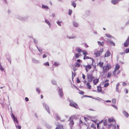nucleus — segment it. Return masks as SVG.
<instances>
[{"instance_id": "obj_1", "label": "nucleus", "mask_w": 129, "mask_h": 129, "mask_svg": "<svg viewBox=\"0 0 129 129\" xmlns=\"http://www.w3.org/2000/svg\"><path fill=\"white\" fill-rule=\"evenodd\" d=\"M109 122L110 123H111L112 122L113 124H110L108 125L109 127H110L112 126V128L113 129H116V125L115 124V121L114 120H113L109 118L108 119Z\"/></svg>"}, {"instance_id": "obj_2", "label": "nucleus", "mask_w": 129, "mask_h": 129, "mask_svg": "<svg viewBox=\"0 0 129 129\" xmlns=\"http://www.w3.org/2000/svg\"><path fill=\"white\" fill-rule=\"evenodd\" d=\"M103 51V49L101 48L100 49V51H95L94 54L96 57H98L100 56V54L102 53Z\"/></svg>"}, {"instance_id": "obj_3", "label": "nucleus", "mask_w": 129, "mask_h": 129, "mask_svg": "<svg viewBox=\"0 0 129 129\" xmlns=\"http://www.w3.org/2000/svg\"><path fill=\"white\" fill-rule=\"evenodd\" d=\"M103 68V71L105 72H107L111 68V67L110 64L108 63L107 64L106 66H104Z\"/></svg>"}, {"instance_id": "obj_4", "label": "nucleus", "mask_w": 129, "mask_h": 129, "mask_svg": "<svg viewBox=\"0 0 129 129\" xmlns=\"http://www.w3.org/2000/svg\"><path fill=\"white\" fill-rule=\"evenodd\" d=\"M70 102L69 105L70 106L77 109H78L79 108L77 105L73 101L70 100Z\"/></svg>"}, {"instance_id": "obj_5", "label": "nucleus", "mask_w": 129, "mask_h": 129, "mask_svg": "<svg viewBox=\"0 0 129 129\" xmlns=\"http://www.w3.org/2000/svg\"><path fill=\"white\" fill-rule=\"evenodd\" d=\"M102 123H103V125H104L106 126L107 125V121L106 120H105L103 121H102L98 123L97 124V127L98 129H99V124H102Z\"/></svg>"}, {"instance_id": "obj_6", "label": "nucleus", "mask_w": 129, "mask_h": 129, "mask_svg": "<svg viewBox=\"0 0 129 129\" xmlns=\"http://www.w3.org/2000/svg\"><path fill=\"white\" fill-rule=\"evenodd\" d=\"M87 77L89 82H91L94 79L92 75L91 74H87Z\"/></svg>"}, {"instance_id": "obj_7", "label": "nucleus", "mask_w": 129, "mask_h": 129, "mask_svg": "<svg viewBox=\"0 0 129 129\" xmlns=\"http://www.w3.org/2000/svg\"><path fill=\"white\" fill-rule=\"evenodd\" d=\"M43 105L46 110L50 114V112L48 106L45 103H43Z\"/></svg>"}, {"instance_id": "obj_8", "label": "nucleus", "mask_w": 129, "mask_h": 129, "mask_svg": "<svg viewBox=\"0 0 129 129\" xmlns=\"http://www.w3.org/2000/svg\"><path fill=\"white\" fill-rule=\"evenodd\" d=\"M83 66L85 68V70L86 72L89 71L91 68V66L90 65H88L87 66L84 65H83Z\"/></svg>"}, {"instance_id": "obj_9", "label": "nucleus", "mask_w": 129, "mask_h": 129, "mask_svg": "<svg viewBox=\"0 0 129 129\" xmlns=\"http://www.w3.org/2000/svg\"><path fill=\"white\" fill-rule=\"evenodd\" d=\"M11 117L13 119V121L14 122H16L17 123H18V120H17V118L15 117L13 114L12 113L11 114Z\"/></svg>"}, {"instance_id": "obj_10", "label": "nucleus", "mask_w": 129, "mask_h": 129, "mask_svg": "<svg viewBox=\"0 0 129 129\" xmlns=\"http://www.w3.org/2000/svg\"><path fill=\"white\" fill-rule=\"evenodd\" d=\"M129 43V36L127 38L125 42L124 43V46L125 47H127Z\"/></svg>"}, {"instance_id": "obj_11", "label": "nucleus", "mask_w": 129, "mask_h": 129, "mask_svg": "<svg viewBox=\"0 0 129 129\" xmlns=\"http://www.w3.org/2000/svg\"><path fill=\"white\" fill-rule=\"evenodd\" d=\"M42 8L43 9H45L47 11L49 9V8L48 6L43 4L42 5Z\"/></svg>"}, {"instance_id": "obj_12", "label": "nucleus", "mask_w": 129, "mask_h": 129, "mask_svg": "<svg viewBox=\"0 0 129 129\" xmlns=\"http://www.w3.org/2000/svg\"><path fill=\"white\" fill-rule=\"evenodd\" d=\"M80 56V53H76L75 56L73 57V59L75 60L76 59L78 58Z\"/></svg>"}, {"instance_id": "obj_13", "label": "nucleus", "mask_w": 129, "mask_h": 129, "mask_svg": "<svg viewBox=\"0 0 129 129\" xmlns=\"http://www.w3.org/2000/svg\"><path fill=\"white\" fill-rule=\"evenodd\" d=\"M65 38H68V39H73L75 38H76V36L75 35H72L70 37L67 36L66 37H65Z\"/></svg>"}, {"instance_id": "obj_14", "label": "nucleus", "mask_w": 129, "mask_h": 129, "mask_svg": "<svg viewBox=\"0 0 129 129\" xmlns=\"http://www.w3.org/2000/svg\"><path fill=\"white\" fill-rule=\"evenodd\" d=\"M59 96L60 97H61L63 96V93L62 91V89H59Z\"/></svg>"}, {"instance_id": "obj_15", "label": "nucleus", "mask_w": 129, "mask_h": 129, "mask_svg": "<svg viewBox=\"0 0 129 129\" xmlns=\"http://www.w3.org/2000/svg\"><path fill=\"white\" fill-rule=\"evenodd\" d=\"M120 70H119L118 71H116L115 73L114 70L113 72V74L114 76H116L118 74H119L120 73Z\"/></svg>"}, {"instance_id": "obj_16", "label": "nucleus", "mask_w": 129, "mask_h": 129, "mask_svg": "<svg viewBox=\"0 0 129 129\" xmlns=\"http://www.w3.org/2000/svg\"><path fill=\"white\" fill-rule=\"evenodd\" d=\"M122 113L123 115L126 117H128V116L129 115L128 113L124 111H123Z\"/></svg>"}, {"instance_id": "obj_17", "label": "nucleus", "mask_w": 129, "mask_h": 129, "mask_svg": "<svg viewBox=\"0 0 129 129\" xmlns=\"http://www.w3.org/2000/svg\"><path fill=\"white\" fill-rule=\"evenodd\" d=\"M45 22L48 25L49 28H50L51 24L50 22L47 20L45 19Z\"/></svg>"}, {"instance_id": "obj_18", "label": "nucleus", "mask_w": 129, "mask_h": 129, "mask_svg": "<svg viewBox=\"0 0 129 129\" xmlns=\"http://www.w3.org/2000/svg\"><path fill=\"white\" fill-rule=\"evenodd\" d=\"M73 24L75 27H78L79 25L78 24L77 22L74 21L73 22Z\"/></svg>"}, {"instance_id": "obj_19", "label": "nucleus", "mask_w": 129, "mask_h": 129, "mask_svg": "<svg viewBox=\"0 0 129 129\" xmlns=\"http://www.w3.org/2000/svg\"><path fill=\"white\" fill-rule=\"evenodd\" d=\"M32 61L33 63L36 64H38L40 63V61L39 60H36L34 58L32 59Z\"/></svg>"}, {"instance_id": "obj_20", "label": "nucleus", "mask_w": 129, "mask_h": 129, "mask_svg": "<svg viewBox=\"0 0 129 129\" xmlns=\"http://www.w3.org/2000/svg\"><path fill=\"white\" fill-rule=\"evenodd\" d=\"M110 55V53L109 51H107L104 57H108Z\"/></svg>"}, {"instance_id": "obj_21", "label": "nucleus", "mask_w": 129, "mask_h": 129, "mask_svg": "<svg viewBox=\"0 0 129 129\" xmlns=\"http://www.w3.org/2000/svg\"><path fill=\"white\" fill-rule=\"evenodd\" d=\"M55 129H63V126L61 124L57 125Z\"/></svg>"}, {"instance_id": "obj_22", "label": "nucleus", "mask_w": 129, "mask_h": 129, "mask_svg": "<svg viewBox=\"0 0 129 129\" xmlns=\"http://www.w3.org/2000/svg\"><path fill=\"white\" fill-rule=\"evenodd\" d=\"M120 68L118 64H116L115 66V72L116 71H117Z\"/></svg>"}, {"instance_id": "obj_23", "label": "nucleus", "mask_w": 129, "mask_h": 129, "mask_svg": "<svg viewBox=\"0 0 129 129\" xmlns=\"http://www.w3.org/2000/svg\"><path fill=\"white\" fill-rule=\"evenodd\" d=\"M87 87L88 89H90L91 87V85L90 84L89 82H87L86 83Z\"/></svg>"}, {"instance_id": "obj_24", "label": "nucleus", "mask_w": 129, "mask_h": 129, "mask_svg": "<svg viewBox=\"0 0 129 129\" xmlns=\"http://www.w3.org/2000/svg\"><path fill=\"white\" fill-rule=\"evenodd\" d=\"M99 82V79H96L94 80L93 81V83L94 85H96Z\"/></svg>"}, {"instance_id": "obj_25", "label": "nucleus", "mask_w": 129, "mask_h": 129, "mask_svg": "<svg viewBox=\"0 0 129 129\" xmlns=\"http://www.w3.org/2000/svg\"><path fill=\"white\" fill-rule=\"evenodd\" d=\"M77 118V117H76V115H72L71 117H70V120L71 119H74Z\"/></svg>"}, {"instance_id": "obj_26", "label": "nucleus", "mask_w": 129, "mask_h": 129, "mask_svg": "<svg viewBox=\"0 0 129 129\" xmlns=\"http://www.w3.org/2000/svg\"><path fill=\"white\" fill-rule=\"evenodd\" d=\"M103 62H100L99 63V65L100 67H103Z\"/></svg>"}, {"instance_id": "obj_27", "label": "nucleus", "mask_w": 129, "mask_h": 129, "mask_svg": "<svg viewBox=\"0 0 129 129\" xmlns=\"http://www.w3.org/2000/svg\"><path fill=\"white\" fill-rule=\"evenodd\" d=\"M18 18L19 19L21 20H25V19L23 17L21 16H18Z\"/></svg>"}, {"instance_id": "obj_28", "label": "nucleus", "mask_w": 129, "mask_h": 129, "mask_svg": "<svg viewBox=\"0 0 129 129\" xmlns=\"http://www.w3.org/2000/svg\"><path fill=\"white\" fill-rule=\"evenodd\" d=\"M82 52H83V54L84 55V56H86V55L87 54V53L86 50H84Z\"/></svg>"}, {"instance_id": "obj_29", "label": "nucleus", "mask_w": 129, "mask_h": 129, "mask_svg": "<svg viewBox=\"0 0 129 129\" xmlns=\"http://www.w3.org/2000/svg\"><path fill=\"white\" fill-rule=\"evenodd\" d=\"M98 45L99 46L102 45L104 44V42H102L101 43L100 41H98Z\"/></svg>"}, {"instance_id": "obj_30", "label": "nucleus", "mask_w": 129, "mask_h": 129, "mask_svg": "<svg viewBox=\"0 0 129 129\" xmlns=\"http://www.w3.org/2000/svg\"><path fill=\"white\" fill-rule=\"evenodd\" d=\"M105 36L108 37H109V38H111V37H113H113H112V36L109 34H105Z\"/></svg>"}, {"instance_id": "obj_31", "label": "nucleus", "mask_w": 129, "mask_h": 129, "mask_svg": "<svg viewBox=\"0 0 129 129\" xmlns=\"http://www.w3.org/2000/svg\"><path fill=\"white\" fill-rule=\"evenodd\" d=\"M72 6H73L74 8H75L76 6V4L73 2L72 4Z\"/></svg>"}, {"instance_id": "obj_32", "label": "nucleus", "mask_w": 129, "mask_h": 129, "mask_svg": "<svg viewBox=\"0 0 129 129\" xmlns=\"http://www.w3.org/2000/svg\"><path fill=\"white\" fill-rule=\"evenodd\" d=\"M76 50L80 53L81 51V50L79 48H77L76 49Z\"/></svg>"}, {"instance_id": "obj_33", "label": "nucleus", "mask_w": 129, "mask_h": 129, "mask_svg": "<svg viewBox=\"0 0 129 129\" xmlns=\"http://www.w3.org/2000/svg\"><path fill=\"white\" fill-rule=\"evenodd\" d=\"M75 66L77 67H79L80 66V65L78 63H76L75 64Z\"/></svg>"}, {"instance_id": "obj_34", "label": "nucleus", "mask_w": 129, "mask_h": 129, "mask_svg": "<svg viewBox=\"0 0 129 129\" xmlns=\"http://www.w3.org/2000/svg\"><path fill=\"white\" fill-rule=\"evenodd\" d=\"M36 46L37 47L38 50L40 52V53H42V49H41L40 48H38L37 45Z\"/></svg>"}, {"instance_id": "obj_35", "label": "nucleus", "mask_w": 129, "mask_h": 129, "mask_svg": "<svg viewBox=\"0 0 129 129\" xmlns=\"http://www.w3.org/2000/svg\"><path fill=\"white\" fill-rule=\"evenodd\" d=\"M98 91L99 92H100L101 91V87L99 86H98Z\"/></svg>"}, {"instance_id": "obj_36", "label": "nucleus", "mask_w": 129, "mask_h": 129, "mask_svg": "<svg viewBox=\"0 0 129 129\" xmlns=\"http://www.w3.org/2000/svg\"><path fill=\"white\" fill-rule=\"evenodd\" d=\"M72 11L71 10L69 9V12H68V14L69 15H71V14L72 13Z\"/></svg>"}, {"instance_id": "obj_37", "label": "nucleus", "mask_w": 129, "mask_h": 129, "mask_svg": "<svg viewBox=\"0 0 129 129\" xmlns=\"http://www.w3.org/2000/svg\"><path fill=\"white\" fill-rule=\"evenodd\" d=\"M0 70L2 71H3L4 70V68L2 67L1 65V63H0Z\"/></svg>"}, {"instance_id": "obj_38", "label": "nucleus", "mask_w": 129, "mask_h": 129, "mask_svg": "<svg viewBox=\"0 0 129 129\" xmlns=\"http://www.w3.org/2000/svg\"><path fill=\"white\" fill-rule=\"evenodd\" d=\"M74 123V121L73 120L70 121V125L72 126Z\"/></svg>"}, {"instance_id": "obj_39", "label": "nucleus", "mask_w": 129, "mask_h": 129, "mask_svg": "<svg viewBox=\"0 0 129 129\" xmlns=\"http://www.w3.org/2000/svg\"><path fill=\"white\" fill-rule=\"evenodd\" d=\"M15 126L17 129H21V126L19 125H17L16 124H15Z\"/></svg>"}, {"instance_id": "obj_40", "label": "nucleus", "mask_w": 129, "mask_h": 129, "mask_svg": "<svg viewBox=\"0 0 129 129\" xmlns=\"http://www.w3.org/2000/svg\"><path fill=\"white\" fill-rule=\"evenodd\" d=\"M125 52L127 53L129 52V48H126L125 51Z\"/></svg>"}, {"instance_id": "obj_41", "label": "nucleus", "mask_w": 129, "mask_h": 129, "mask_svg": "<svg viewBox=\"0 0 129 129\" xmlns=\"http://www.w3.org/2000/svg\"><path fill=\"white\" fill-rule=\"evenodd\" d=\"M112 102L113 104H115L116 103V100L114 99H113L112 100Z\"/></svg>"}, {"instance_id": "obj_42", "label": "nucleus", "mask_w": 129, "mask_h": 129, "mask_svg": "<svg viewBox=\"0 0 129 129\" xmlns=\"http://www.w3.org/2000/svg\"><path fill=\"white\" fill-rule=\"evenodd\" d=\"M52 83L54 85H56V81L54 80H52L51 81Z\"/></svg>"}, {"instance_id": "obj_43", "label": "nucleus", "mask_w": 129, "mask_h": 129, "mask_svg": "<svg viewBox=\"0 0 129 129\" xmlns=\"http://www.w3.org/2000/svg\"><path fill=\"white\" fill-rule=\"evenodd\" d=\"M61 22H60L59 21H57L56 22L60 26H61Z\"/></svg>"}, {"instance_id": "obj_44", "label": "nucleus", "mask_w": 129, "mask_h": 129, "mask_svg": "<svg viewBox=\"0 0 129 129\" xmlns=\"http://www.w3.org/2000/svg\"><path fill=\"white\" fill-rule=\"evenodd\" d=\"M44 65L45 66H49V64L48 62H47L44 63Z\"/></svg>"}, {"instance_id": "obj_45", "label": "nucleus", "mask_w": 129, "mask_h": 129, "mask_svg": "<svg viewBox=\"0 0 129 129\" xmlns=\"http://www.w3.org/2000/svg\"><path fill=\"white\" fill-rule=\"evenodd\" d=\"M109 83H105L104 85V87H106L109 85Z\"/></svg>"}, {"instance_id": "obj_46", "label": "nucleus", "mask_w": 129, "mask_h": 129, "mask_svg": "<svg viewBox=\"0 0 129 129\" xmlns=\"http://www.w3.org/2000/svg\"><path fill=\"white\" fill-rule=\"evenodd\" d=\"M59 63L58 62H55L54 63L53 65H55V66H57L58 65H59Z\"/></svg>"}, {"instance_id": "obj_47", "label": "nucleus", "mask_w": 129, "mask_h": 129, "mask_svg": "<svg viewBox=\"0 0 129 129\" xmlns=\"http://www.w3.org/2000/svg\"><path fill=\"white\" fill-rule=\"evenodd\" d=\"M90 57L88 56H84V57L83 59H89Z\"/></svg>"}, {"instance_id": "obj_48", "label": "nucleus", "mask_w": 129, "mask_h": 129, "mask_svg": "<svg viewBox=\"0 0 129 129\" xmlns=\"http://www.w3.org/2000/svg\"><path fill=\"white\" fill-rule=\"evenodd\" d=\"M112 106H113L115 109L116 110H117L118 109L117 107L116 106L112 105Z\"/></svg>"}, {"instance_id": "obj_49", "label": "nucleus", "mask_w": 129, "mask_h": 129, "mask_svg": "<svg viewBox=\"0 0 129 129\" xmlns=\"http://www.w3.org/2000/svg\"><path fill=\"white\" fill-rule=\"evenodd\" d=\"M111 75V73H108L107 75V77H109Z\"/></svg>"}, {"instance_id": "obj_50", "label": "nucleus", "mask_w": 129, "mask_h": 129, "mask_svg": "<svg viewBox=\"0 0 129 129\" xmlns=\"http://www.w3.org/2000/svg\"><path fill=\"white\" fill-rule=\"evenodd\" d=\"M82 78L83 79H85V76L83 74H82Z\"/></svg>"}, {"instance_id": "obj_51", "label": "nucleus", "mask_w": 129, "mask_h": 129, "mask_svg": "<svg viewBox=\"0 0 129 129\" xmlns=\"http://www.w3.org/2000/svg\"><path fill=\"white\" fill-rule=\"evenodd\" d=\"M34 42L35 44H37L38 43V41L37 40L34 39Z\"/></svg>"}, {"instance_id": "obj_52", "label": "nucleus", "mask_w": 129, "mask_h": 129, "mask_svg": "<svg viewBox=\"0 0 129 129\" xmlns=\"http://www.w3.org/2000/svg\"><path fill=\"white\" fill-rule=\"evenodd\" d=\"M110 43H111L112 44L113 46H115V45L114 43L112 41H111V42Z\"/></svg>"}, {"instance_id": "obj_53", "label": "nucleus", "mask_w": 129, "mask_h": 129, "mask_svg": "<svg viewBox=\"0 0 129 129\" xmlns=\"http://www.w3.org/2000/svg\"><path fill=\"white\" fill-rule=\"evenodd\" d=\"M36 90L37 91L38 93L39 92H40V90L38 88H37L36 89Z\"/></svg>"}, {"instance_id": "obj_54", "label": "nucleus", "mask_w": 129, "mask_h": 129, "mask_svg": "<svg viewBox=\"0 0 129 129\" xmlns=\"http://www.w3.org/2000/svg\"><path fill=\"white\" fill-rule=\"evenodd\" d=\"M111 41H112V40L109 39H108L107 40V42L109 43H110L111 42Z\"/></svg>"}, {"instance_id": "obj_55", "label": "nucleus", "mask_w": 129, "mask_h": 129, "mask_svg": "<svg viewBox=\"0 0 129 129\" xmlns=\"http://www.w3.org/2000/svg\"><path fill=\"white\" fill-rule=\"evenodd\" d=\"M56 115V119L57 120L59 119H60V118L58 116H57V115Z\"/></svg>"}, {"instance_id": "obj_56", "label": "nucleus", "mask_w": 129, "mask_h": 129, "mask_svg": "<svg viewBox=\"0 0 129 129\" xmlns=\"http://www.w3.org/2000/svg\"><path fill=\"white\" fill-rule=\"evenodd\" d=\"M25 100L26 102H28L29 100L28 99L27 97L25 98Z\"/></svg>"}, {"instance_id": "obj_57", "label": "nucleus", "mask_w": 129, "mask_h": 129, "mask_svg": "<svg viewBox=\"0 0 129 129\" xmlns=\"http://www.w3.org/2000/svg\"><path fill=\"white\" fill-rule=\"evenodd\" d=\"M118 87H116V90L118 92L119 91V90L118 89Z\"/></svg>"}, {"instance_id": "obj_58", "label": "nucleus", "mask_w": 129, "mask_h": 129, "mask_svg": "<svg viewBox=\"0 0 129 129\" xmlns=\"http://www.w3.org/2000/svg\"><path fill=\"white\" fill-rule=\"evenodd\" d=\"M84 119L86 121H87L88 120V118H86V117H84Z\"/></svg>"}, {"instance_id": "obj_59", "label": "nucleus", "mask_w": 129, "mask_h": 129, "mask_svg": "<svg viewBox=\"0 0 129 129\" xmlns=\"http://www.w3.org/2000/svg\"><path fill=\"white\" fill-rule=\"evenodd\" d=\"M72 78H73V76H74V77L75 76V75L73 73V72L72 71Z\"/></svg>"}, {"instance_id": "obj_60", "label": "nucleus", "mask_w": 129, "mask_h": 129, "mask_svg": "<svg viewBox=\"0 0 129 129\" xmlns=\"http://www.w3.org/2000/svg\"><path fill=\"white\" fill-rule=\"evenodd\" d=\"M105 102H111V100H108L105 101Z\"/></svg>"}, {"instance_id": "obj_61", "label": "nucleus", "mask_w": 129, "mask_h": 129, "mask_svg": "<svg viewBox=\"0 0 129 129\" xmlns=\"http://www.w3.org/2000/svg\"><path fill=\"white\" fill-rule=\"evenodd\" d=\"M79 93L81 94H82L84 93L83 92L81 91L80 92H79Z\"/></svg>"}, {"instance_id": "obj_62", "label": "nucleus", "mask_w": 129, "mask_h": 129, "mask_svg": "<svg viewBox=\"0 0 129 129\" xmlns=\"http://www.w3.org/2000/svg\"><path fill=\"white\" fill-rule=\"evenodd\" d=\"M46 57V55L45 54L43 55V58Z\"/></svg>"}, {"instance_id": "obj_63", "label": "nucleus", "mask_w": 129, "mask_h": 129, "mask_svg": "<svg viewBox=\"0 0 129 129\" xmlns=\"http://www.w3.org/2000/svg\"><path fill=\"white\" fill-rule=\"evenodd\" d=\"M126 85V83L123 82V85L124 86H125Z\"/></svg>"}, {"instance_id": "obj_64", "label": "nucleus", "mask_w": 129, "mask_h": 129, "mask_svg": "<svg viewBox=\"0 0 129 129\" xmlns=\"http://www.w3.org/2000/svg\"><path fill=\"white\" fill-rule=\"evenodd\" d=\"M77 61L79 62H81V61L79 59H77Z\"/></svg>"}]
</instances>
